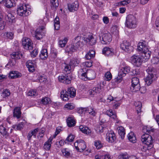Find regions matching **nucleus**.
<instances>
[{"instance_id":"obj_1","label":"nucleus","mask_w":159,"mask_h":159,"mask_svg":"<svg viewBox=\"0 0 159 159\" xmlns=\"http://www.w3.org/2000/svg\"><path fill=\"white\" fill-rule=\"evenodd\" d=\"M138 50L142 53V56L145 60L150 58L151 55V52L149 50L147 47L145 42H140L138 45Z\"/></svg>"},{"instance_id":"obj_2","label":"nucleus","mask_w":159,"mask_h":159,"mask_svg":"<svg viewBox=\"0 0 159 159\" xmlns=\"http://www.w3.org/2000/svg\"><path fill=\"white\" fill-rule=\"evenodd\" d=\"M148 75L145 79V85L147 86L150 85L155 80L156 75L155 69L152 67H148L146 69Z\"/></svg>"},{"instance_id":"obj_3","label":"nucleus","mask_w":159,"mask_h":159,"mask_svg":"<svg viewBox=\"0 0 159 159\" xmlns=\"http://www.w3.org/2000/svg\"><path fill=\"white\" fill-rule=\"evenodd\" d=\"M137 20L136 16L129 14L126 17V20L125 24V26L127 28L130 29L135 28L137 24Z\"/></svg>"},{"instance_id":"obj_4","label":"nucleus","mask_w":159,"mask_h":159,"mask_svg":"<svg viewBox=\"0 0 159 159\" xmlns=\"http://www.w3.org/2000/svg\"><path fill=\"white\" fill-rule=\"evenodd\" d=\"M96 77L95 72L92 70H88L86 72L81 74V79L84 80H91L94 79Z\"/></svg>"},{"instance_id":"obj_5","label":"nucleus","mask_w":159,"mask_h":159,"mask_svg":"<svg viewBox=\"0 0 159 159\" xmlns=\"http://www.w3.org/2000/svg\"><path fill=\"white\" fill-rule=\"evenodd\" d=\"M99 37L101 43L103 44H109L112 40V36L109 33H101L99 35Z\"/></svg>"},{"instance_id":"obj_6","label":"nucleus","mask_w":159,"mask_h":159,"mask_svg":"<svg viewBox=\"0 0 159 159\" xmlns=\"http://www.w3.org/2000/svg\"><path fill=\"white\" fill-rule=\"evenodd\" d=\"M87 39L85 38L82 37L77 36L73 40L72 43H74L77 49L79 48L82 47L84 44L87 43Z\"/></svg>"},{"instance_id":"obj_7","label":"nucleus","mask_w":159,"mask_h":159,"mask_svg":"<svg viewBox=\"0 0 159 159\" xmlns=\"http://www.w3.org/2000/svg\"><path fill=\"white\" fill-rule=\"evenodd\" d=\"M131 86L130 87L131 91L133 92H136L139 90L140 89L139 79L134 77L132 79Z\"/></svg>"},{"instance_id":"obj_8","label":"nucleus","mask_w":159,"mask_h":159,"mask_svg":"<svg viewBox=\"0 0 159 159\" xmlns=\"http://www.w3.org/2000/svg\"><path fill=\"white\" fill-rule=\"evenodd\" d=\"M17 12L18 15L21 16H26L29 14L25 4L20 5L17 9Z\"/></svg>"},{"instance_id":"obj_9","label":"nucleus","mask_w":159,"mask_h":159,"mask_svg":"<svg viewBox=\"0 0 159 159\" xmlns=\"http://www.w3.org/2000/svg\"><path fill=\"white\" fill-rule=\"evenodd\" d=\"M130 60L132 63L136 67L140 66L142 63V58L140 56L134 55L131 57Z\"/></svg>"},{"instance_id":"obj_10","label":"nucleus","mask_w":159,"mask_h":159,"mask_svg":"<svg viewBox=\"0 0 159 159\" xmlns=\"http://www.w3.org/2000/svg\"><path fill=\"white\" fill-rule=\"evenodd\" d=\"M120 48L123 50L128 53H130L133 50V47L131 45L129 42L124 41L120 45Z\"/></svg>"},{"instance_id":"obj_11","label":"nucleus","mask_w":159,"mask_h":159,"mask_svg":"<svg viewBox=\"0 0 159 159\" xmlns=\"http://www.w3.org/2000/svg\"><path fill=\"white\" fill-rule=\"evenodd\" d=\"M71 76L69 74L59 76L58 77L59 81L66 84H70L71 82Z\"/></svg>"},{"instance_id":"obj_12","label":"nucleus","mask_w":159,"mask_h":159,"mask_svg":"<svg viewBox=\"0 0 159 159\" xmlns=\"http://www.w3.org/2000/svg\"><path fill=\"white\" fill-rule=\"evenodd\" d=\"M22 44L23 48L25 49L30 50L33 48V44L29 38L26 37L24 38Z\"/></svg>"},{"instance_id":"obj_13","label":"nucleus","mask_w":159,"mask_h":159,"mask_svg":"<svg viewBox=\"0 0 159 159\" xmlns=\"http://www.w3.org/2000/svg\"><path fill=\"white\" fill-rule=\"evenodd\" d=\"M79 4L77 1H75L72 4H68V7L69 10L70 12H74L76 11L79 7Z\"/></svg>"},{"instance_id":"obj_14","label":"nucleus","mask_w":159,"mask_h":159,"mask_svg":"<svg viewBox=\"0 0 159 159\" xmlns=\"http://www.w3.org/2000/svg\"><path fill=\"white\" fill-rule=\"evenodd\" d=\"M116 139L115 134L113 131H110L106 134L107 140L110 143L113 142Z\"/></svg>"},{"instance_id":"obj_15","label":"nucleus","mask_w":159,"mask_h":159,"mask_svg":"<svg viewBox=\"0 0 159 159\" xmlns=\"http://www.w3.org/2000/svg\"><path fill=\"white\" fill-rule=\"evenodd\" d=\"M35 61H33L31 60H29L27 62L26 65L30 71L33 72L34 70V67L35 66Z\"/></svg>"},{"instance_id":"obj_16","label":"nucleus","mask_w":159,"mask_h":159,"mask_svg":"<svg viewBox=\"0 0 159 159\" xmlns=\"http://www.w3.org/2000/svg\"><path fill=\"white\" fill-rule=\"evenodd\" d=\"M102 52L103 54L107 56H111L114 54L113 49L107 47L104 48Z\"/></svg>"},{"instance_id":"obj_17","label":"nucleus","mask_w":159,"mask_h":159,"mask_svg":"<svg viewBox=\"0 0 159 159\" xmlns=\"http://www.w3.org/2000/svg\"><path fill=\"white\" fill-rule=\"evenodd\" d=\"M43 29V27L41 28L37 29L35 31L34 37H35L37 39L39 40L42 38L43 37V33L42 30Z\"/></svg>"},{"instance_id":"obj_18","label":"nucleus","mask_w":159,"mask_h":159,"mask_svg":"<svg viewBox=\"0 0 159 159\" xmlns=\"http://www.w3.org/2000/svg\"><path fill=\"white\" fill-rule=\"evenodd\" d=\"M130 71V68L129 66H125L122 67L119 71V75L125 76V75L128 73Z\"/></svg>"},{"instance_id":"obj_19","label":"nucleus","mask_w":159,"mask_h":159,"mask_svg":"<svg viewBox=\"0 0 159 159\" xmlns=\"http://www.w3.org/2000/svg\"><path fill=\"white\" fill-rule=\"evenodd\" d=\"M39 128H37L29 132L27 136V138L29 141L31 139L32 136H33L34 138H36V134L39 131Z\"/></svg>"},{"instance_id":"obj_20","label":"nucleus","mask_w":159,"mask_h":159,"mask_svg":"<svg viewBox=\"0 0 159 159\" xmlns=\"http://www.w3.org/2000/svg\"><path fill=\"white\" fill-rule=\"evenodd\" d=\"M77 47H76L74 43H72L71 45L66 46V51L69 53H71L77 51Z\"/></svg>"},{"instance_id":"obj_21","label":"nucleus","mask_w":159,"mask_h":159,"mask_svg":"<svg viewBox=\"0 0 159 159\" xmlns=\"http://www.w3.org/2000/svg\"><path fill=\"white\" fill-rule=\"evenodd\" d=\"M20 108L19 107H16L15 108L13 111V116L18 119L20 118L21 116Z\"/></svg>"},{"instance_id":"obj_22","label":"nucleus","mask_w":159,"mask_h":159,"mask_svg":"<svg viewBox=\"0 0 159 159\" xmlns=\"http://www.w3.org/2000/svg\"><path fill=\"white\" fill-rule=\"evenodd\" d=\"M79 128L80 131L85 134H89L91 133V130L85 125H80L79 126Z\"/></svg>"},{"instance_id":"obj_23","label":"nucleus","mask_w":159,"mask_h":159,"mask_svg":"<svg viewBox=\"0 0 159 159\" xmlns=\"http://www.w3.org/2000/svg\"><path fill=\"white\" fill-rule=\"evenodd\" d=\"M101 87L99 86L93 88L92 89L89 90V94L91 96H93L99 93L100 92Z\"/></svg>"},{"instance_id":"obj_24","label":"nucleus","mask_w":159,"mask_h":159,"mask_svg":"<svg viewBox=\"0 0 159 159\" xmlns=\"http://www.w3.org/2000/svg\"><path fill=\"white\" fill-rule=\"evenodd\" d=\"M21 76V74L17 71H13L9 73V77L11 79L19 78Z\"/></svg>"},{"instance_id":"obj_25","label":"nucleus","mask_w":159,"mask_h":159,"mask_svg":"<svg viewBox=\"0 0 159 159\" xmlns=\"http://www.w3.org/2000/svg\"><path fill=\"white\" fill-rule=\"evenodd\" d=\"M106 114L108 116L110 117H111L113 119L116 120V121H117L116 118L117 116L115 113V112L111 109L107 110L106 112ZM118 121L116 122V123H118Z\"/></svg>"},{"instance_id":"obj_26","label":"nucleus","mask_w":159,"mask_h":159,"mask_svg":"<svg viewBox=\"0 0 159 159\" xmlns=\"http://www.w3.org/2000/svg\"><path fill=\"white\" fill-rule=\"evenodd\" d=\"M0 133L6 138L9 135V133L7 132V129L2 124L0 125Z\"/></svg>"},{"instance_id":"obj_27","label":"nucleus","mask_w":159,"mask_h":159,"mask_svg":"<svg viewBox=\"0 0 159 159\" xmlns=\"http://www.w3.org/2000/svg\"><path fill=\"white\" fill-rule=\"evenodd\" d=\"M86 148V145L85 142L82 140H80L78 146L76 147L77 150L81 149L82 151L84 150Z\"/></svg>"},{"instance_id":"obj_28","label":"nucleus","mask_w":159,"mask_h":159,"mask_svg":"<svg viewBox=\"0 0 159 159\" xmlns=\"http://www.w3.org/2000/svg\"><path fill=\"white\" fill-rule=\"evenodd\" d=\"M52 140V138H49L48 140L44 143L43 147L46 150H49L50 149Z\"/></svg>"},{"instance_id":"obj_29","label":"nucleus","mask_w":159,"mask_h":159,"mask_svg":"<svg viewBox=\"0 0 159 159\" xmlns=\"http://www.w3.org/2000/svg\"><path fill=\"white\" fill-rule=\"evenodd\" d=\"M148 137L147 140L145 142V144L147 146H149V147L152 148L153 147V140L152 139V136L148 134V135H147Z\"/></svg>"},{"instance_id":"obj_30","label":"nucleus","mask_w":159,"mask_h":159,"mask_svg":"<svg viewBox=\"0 0 159 159\" xmlns=\"http://www.w3.org/2000/svg\"><path fill=\"white\" fill-rule=\"evenodd\" d=\"M85 113H88L90 115L94 116L96 114V112L94 110V109L92 108L91 107H85Z\"/></svg>"},{"instance_id":"obj_31","label":"nucleus","mask_w":159,"mask_h":159,"mask_svg":"<svg viewBox=\"0 0 159 159\" xmlns=\"http://www.w3.org/2000/svg\"><path fill=\"white\" fill-rule=\"evenodd\" d=\"M67 125L69 127H72L74 126L75 124V121L72 117H68L66 120Z\"/></svg>"},{"instance_id":"obj_32","label":"nucleus","mask_w":159,"mask_h":159,"mask_svg":"<svg viewBox=\"0 0 159 159\" xmlns=\"http://www.w3.org/2000/svg\"><path fill=\"white\" fill-rule=\"evenodd\" d=\"M48 56V53L47 50L46 49H43L42 50L39 55L40 58L42 60H44L47 59Z\"/></svg>"},{"instance_id":"obj_33","label":"nucleus","mask_w":159,"mask_h":159,"mask_svg":"<svg viewBox=\"0 0 159 159\" xmlns=\"http://www.w3.org/2000/svg\"><path fill=\"white\" fill-rule=\"evenodd\" d=\"M76 89L73 87H71L68 89L67 93L69 95L71 98H73L75 96Z\"/></svg>"},{"instance_id":"obj_34","label":"nucleus","mask_w":159,"mask_h":159,"mask_svg":"<svg viewBox=\"0 0 159 159\" xmlns=\"http://www.w3.org/2000/svg\"><path fill=\"white\" fill-rule=\"evenodd\" d=\"M117 129L118 130V132L119 135L121 136V138L123 139L125 134V130L124 128L122 126H120L117 127Z\"/></svg>"},{"instance_id":"obj_35","label":"nucleus","mask_w":159,"mask_h":159,"mask_svg":"<svg viewBox=\"0 0 159 159\" xmlns=\"http://www.w3.org/2000/svg\"><path fill=\"white\" fill-rule=\"evenodd\" d=\"M128 137V139L130 142L134 143L136 142V139L134 132H131L129 133Z\"/></svg>"},{"instance_id":"obj_36","label":"nucleus","mask_w":159,"mask_h":159,"mask_svg":"<svg viewBox=\"0 0 159 159\" xmlns=\"http://www.w3.org/2000/svg\"><path fill=\"white\" fill-rule=\"evenodd\" d=\"M87 39V43H88L91 45H93L96 43V40L93 36L92 35L89 36L87 38H85Z\"/></svg>"},{"instance_id":"obj_37","label":"nucleus","mask_w":159,"mask_h":159,"mask_svg":"<svg viewBox=\"0 0 159 159\" xmlns=\"http://www.w3.org/2000/svg\"><path fill=\"white\" fill-rule=\"evenodd\" d=\"M57 51H54L52 52L50 56V60L52 61L57 62L58 58H57Z\"/></svg>"},{"instance_id":"obj_38","label":"nucleus","mask_w":159,"mask_h":159,"mask_svg":"<svg viewBox=\"0 0 159 159\" xmlns=\"http://www.w3.org/2000/svg\"><path fill=\"white\" fill-rule=\"evenodd\" d=\"M4 2L5 3L6 6L8 8L14 6L15 4L14 0H5Z\"/></svg>"},{"instance_id":"obj_39","label":"nucleus","mask_w":159,"mask_h":159,"mask_svg":"<svg viewBox=\"0 0 159 159\" xmlns=\"http://www.w3.org/2000/svg\"><path fill=\"white\" fill-rule=\"evenodd\" d=\"M64 71H66L67 74H69L70 72V70L72 68V65L70 64V62L69 64L65 63L64 64Z\"/></svg>"},{"instance_id":"obj_40","label":"nucleus","mask_w":159,"mask_h":159,"mask_svg":"<svg viewBox=\"0 0 159 159\" xmlns=\"http://www.w3.org/2000/svg\"><path fill=\"white\" fill-rule=\"evenodd\" d=\"M25 123V122H21L17 125H13L12 127L16 130H20L23 128Z\"/></svg>"},{"instance_id":"obj_41","label":"nucleus","mask_w":159,"mask_h":159,"mask_svg":"<svg viewBox=\"0 0 159 159\" xmlns=\"http://www.w3.org/2000/svg\"><path fill=\"white\" fill-rule=\"evenodd\" d=\"M143 132L146 133H150L151 132H153L154 130L153 128L151 127L145 126L143 127Z\"/></svg>"},{"instance_id":"obj_42","label":"nucleus","mask_w":159,"mask_h":159,"mask_svg":"<svg viewBox=\"0 0 159 159\" xmlns=\"http://www.w3.org/2000/svg\"><path fill=\"white\" fill-rule=\"evenodd\" d=\"M80 62V59L75 58L73 59L70 61V64L72 65V67L77 66Z\"/></svg>"},{"instance_id":"obj_43","label":"nucleus","mask_w":159,"mask_h":159,"mask_svg":"<svg viewBox=\"0 0 159 159\" xmlns=\"http://www.w3.org/2000/svg\"><path fill=\"white\" fill-rule=\"evenodd\" d=\"M66 93H67L66 91L63 90L61 92V97L63 98V100L65 101H67L69 99L68 95Z\"/></svg>"},{"instance_id":"obj_44","label":"nucleus","mask_w":159,"mask_h":159,"mask_svg":"<svg viewBox=\"0 0 159 159\" xmlns=\"http://www.w3.org/2000/svg\"><path fill=\"white\" fill-rule=\"evenodd\" d=\"M22 54H20L18 52H14L11 54V57L13 59H18L22 57Z\"/></svg>"},{"instance_id":"obj_45","label":"nucleus","mask_w":159,"mask_h":159,"mask_svg":"<svg viewBox=\"0 0 159 159\" xmlns=\"http://www.w3.org/2000/svg\"><path fill=\"white\" fill-rule=\"evenodd\" d=\"M134 105L135 106L136 109L137 111V112L139 113L140 112L142 107V103L140 102H136L134 103Z\"/></svg>"},{"instance_id":"obj_46","label":"nucleus","mask_w":159,"mask_h":159,"mask_svg":"<svg viewBox=\"0 0 159 159\" xmlns=\"http://www.w3.org/2000/svg\"><path fill=\"white\" fill-rule=\"evenodd\" d=\"M68 39L65 38L63 40H60L59 41V46L61 48L65 47L68 41Z\"/></svg>"},{"instance_id":"obj_47","label":"nucleus","mask_w":159,"mask_h":159,"mask_svg":"<svg viewBox=\"0 0 159 159\" xmlns=\"http://www.w3.org/2000/svg\"><path fill=\"white\" fill-rule=\"evenodd\" d=\"M51 7L53 8H56L59 5L58 0H50Z\"/></svg>"},{"instance_id":"obj_48","label":"nucleus","mask_w":159,"mask_h":159,"mask_svg":"<svg viewBox=\"0 0 159 159\" xmlns=\"http://www.w3.org/2000/svg\"><path fill=\"white\" fill-rule=\"evenodd\" d=\"M131 2V0H125L120 2L118 3V6L120 7L125 6Z\"/></svg>"},{"instance_id":"obj_49","label":"nucleus","mask_w":159,"mask_h":159,"mask_svg":"<svg viewBox=\"0 0 159 159\" xmlns=\"http://www.w3.org/2000/svg\"><path fill=\"white\" fill-rule=\"evenodd\" d=\"M62 152L63 155L66 158H69L71 157V155L70 153L66 149H62Z\"/></svg>"},{"instance_id":"obj_50","label":"nucleus","mask_w":159,"mask_h":159,"mask_svg":"<svg viewBox=\"0 0 159 159\" xmlns=\"http://www.w3.org/2000/svg\"><path fill=\"white\" fill-rule=\"evenodd\" d=\"M50 99L48 97H45L43 98L41 101V103L43 105H47L49 103Z\"/></svg>"},{"instance_id":"obj_51","label":"nucleus","mask_w":159,"mask_h":159,"mask_svg":"<svg viewBox=\"0 0 159 159\" xmlns=\"http://www.w3.org/2000/svg\"><path fill=\"white\" fill-rule=\"evenodd\" d=\"M94 145L98 149H100L102 147V144L99 140H96L94 142Z\"/></svg>"},{"instance_id":"obj_52","label":"nucleus","mask_w":159,"mask_h":159,"mask_svg":"<svg viewBox=\"0 0 159 159\" xmlns=\"http://www.w3.org/2000/svg\"><path fill=\"white\" fill-rule=\"evenodd\" d=\"M75 138L74 136L72 134H70L68 136L67 138L65 140V143H67V142H71L73 141Z\"/></svg>"},{"instance_id":"obj_53","label":"nucleus","mask_w":159,"mask_h":159,"mask_svg":"<svg viewBox=\"0 0 159 159\" xmlns=\"http://www.w3.org/2000/svg\"><path fill=\"white\" fill-rule=\"evenodd\" d=\"M14 34L13 33L11 32H8L5 33L4 34V36L6 37L7 39H12L13 38Z\"/></svg>"},{"instance_id":"obj_54","label":"nucleus","mask_w":159,"mask_h":159,"mask_svg":"<svg viewBox=\"0 0 159 159\" xmlns=\"http://www.w3.org/2000/svg\"><path fill=\"white\" fill-rule=\"evenodd\" d=\"M10 94V91L9 90L6 89L3 90L2 96L3 98H6L9 96Z\"/></svg>"},{"instance_id":"obj_55","label":"nucleus","mask_w":159,"mask_h":159,"mask_svg":"<svg viewBox=\"0 0 159 159\" xmlns=\"http://www.w3.org/2000/svg\"><path fill=\"white\" fill-rule=\"evenodd\" d=\"M105 80H110L112 78V75L109 72H107L105 74Z\"/></svg>"},{"instance_id":"obj_56","label":"nucleus","mask_w":159,"mask_h":159,"mask_svg":"<svg viewBox=\"0 0 159 159\" xmlns=\"http://www.w3.org/2000/svg\"><path fill=\"white\" fill-rule=\"evenodd\" d=\"M82 65L85 67H90L92 66V63L90 61H87L82 63Z\"/></svg>"},{"instance_id":"obj_57","label":"nucleus","mask_w":159,"mask_h":159,"mask_svg":"<svg viewBox=\"0 0 159 159\" xmlns=\"http://www.w3.org/2000/svg\"><path fill=\"white\" fill-rule=\"evenodd\" d=\"M152 63L153 64H159V58L157 57H154L151 60Z\"/></svg>"},{"instance_id":"obj_58","label":"nucleus","mask_w":159,"mask_h":159,"mask_svg":"<svg viewBox=\"0 0 159 159\" xmlns=\"http://www.w3.org/2000/svg\"><path fill=\"white\" fill-rule=\"evenodd\" d=\"M65 107L69 110H72L75 107L74 105L72 103H69L66 104Z\"/></svg>"},{"instance_id":"obj_59","label":"nucleus","mask_w":159,"mask_h":159,"mask_svg":"<svg viewBox=\"0 0 159 159\" xmlns=\"http://www.w3.org/2000/svg\"><path fill=\"white\" fill-rule=\"evenodd\" d=\"M147 135H148V133H145L141 136V140L143 143H145L147 140L148 137H147Z\"/></svg>"},{"instance_id":"obj_60","label":"nucleus","mask_w":159,"mask_h":159,"mask_svg":"<svg viewBox=\"0 0 159 159\" xmlns=\"http://www.w3.org/2000/svg\"><path fill=\"white\" fill-rule=\"evenodd\" d=\"M36 94V91L35 90H30L27 93V95L29 96H34Z\"/></svg>"},{"instance_id":"obj_61","label":"nucleus","mask_w":159,"mask_h":159,"mask_svg":"<svg viewBox=\"0 0 159 159\" xmlns=\"http://www.w3.org/2000/svg\"><path fill=\"white\" fill-rule=\"evenodd\" d=\"M38 49L35 48L34 50L32 51L31 53V55L32 57H34L36 56L38 54Z\"/></svg>"},{"instance_id":"obj_62","label":"nucleus","mask_w":159,"mask_h":159,"mask_svg":"<svg viewBox=\"0 0 159 159\" xmlns=\"http://www.w3.org/2000/svg\"><path fill=\"white\" fill-rule=\"evenodd\" d=\"M123 75H119V72L118 74V76L115 79V81L117 83L120 82L122 80V77H124Z\"/></svg>"},{"instance_id":"obj_63","label":"nucleus","mask_w":159,"mask_h":159,"mask_svg":"<svg viewBox=\"0 0 159 159\" xmlns=\"http://www.w3.org/2000/svg\"><path fill=\"white\" fill-rule=\"evenodd\" d=\"M7 20L10 22H13L15 18L13 16H12L11 15V14H9L7 16Z\"/></svg>"},{"instance_id":"obj_64","label":"nucleus","mask_w":159,"mask_h":159,"mask_svg":"<svg viewBox=\"0 0 159 159\" xmlns=\"http://www.w3.org/2000/svg\"><path fill=\"white\" fill-rule=\"evenodd\" d=\"M128 155L126 154H120L118 157V159H127Z\"/></svg>"}]
</instances>
